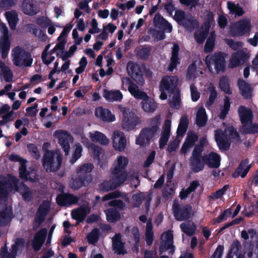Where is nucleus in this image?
<instances>
[{"label":"nucleus","mask_w":258,"mask_h":258,"mask_svg":"<svg viewBox=\"0 0 258 258\" xmlns=\"http://www.w3.org/2000/svg\"><path fill=\"white\" fill-rule=\"evenodd\" d=\"M19 191L26 201L32 198L29 188L20 182L14 177L9 178L0 176V226L7 225L11 220L12 208L7 206L8 196L10 192Z\"/></svg>","instance_id":"nucleus-1"},{"label":"nucleus","mask_w":258,"mask_h":258,"mask_svg":"<svg viewBox=\"0 0 258 258\" xmlns=\"http://www.w3.org/2000/svg\"><path fill=\"white\" fill-rule=\"evenodd\" d=\"M128 159L124 156H118L114 160L113 167L111 169L114 178L107 181H104L99 185V189L103 191H108L113 189L127 179L126 168L128 164Z\"/></svg>","instance_id":"nucleus-2"},{"label":"nucleus","mask_w":258,"mask_h":258,"mask_svg":"<svg viewBox=\"0 0 258 258\" xmlns=\"http://www.w3.org/2000/svg\"><path fill=\"white\" fill-rule=\"evenodd\" d=\"M11 58L13 64L17 67H30L33 63V58L30 52L24 48L17 46L12 48Z\"/></svg>","instance_id":"nucleus-3"},{"label":"nucleus","mask_w":258,"mask_h":258,"mask_svg":"<svg viewBox=\"0 0 258 258\" xmlns=\"http://www.w3.org/2000/svg\"><path fill=\"white\" fill-rule=\"evenodd\" d=\"M62 161L61 154L58 150L47 151L42 158V165L47 172L58 170Z\"/></svg>","instance_id":"nucleus-4"},{"label":"nucleus","mask_w":258,"mask_h":258,"mask_svg":"<svg viewBox=\"0 0 258 258\" xmlns=\"http://www.w3.org/2000/svg\"><path fill=\"white\" fill-rule=\"evenodd\" d=\"M9 159L12 161L20 162L21 166L19 168V174L21 178L32 182H37L39 180V175L37 174L36 170L31 168H29V170H27L26 165L27 161L26 160L16 154L10 155Z\"/></svg>","instance_id":"nucleus-5"},{"label":"nucleus","mask_w":258,"mask_h":258,"mask_svg":"<svg viewBox=\"0 0 258 258\" xmlns=\"http://www.w3.org/2000/svg\"><path fill=\"white\" fill-rule=\"evenodd\" d=\"M118 108L122 113L121 127L123 130L126 131L133 130L136 125L141 123L140 117L129 108L121 105H119Z\"/></svg>","instance_id":"nucleus-6"},{"label":"nucleus","mask_w":258,"mask_h":258,"mask_svg":"<svg viewBox=\"0 0 258 258\" xmlns=\"http://www.w3.org/2000/svg\"><path fill=\"white\" fill-rule=\"evenodd\" d=\"M251 28L250 20L246 18L231 24L229 26V33L232 37H240L249 34Z\"/></svg>","instance_id":"nucleus-7"},{"label":"nucleus","mask_w":258,"mask_h":258,"mask_svg":"<svg viewBox=\"0 0 258 258\" xmlns=\"http://www.w3.org/2000/svg\"><path fill=\"white\" fill-rule=\"evenodd\" d=\"M205 61L209 71L212 73H218L224 70L225 60L224 54L221 52L207 56Z\"/></svg>","instance_id":"nucleus-8"},{"label":"nucleus","mask_w":258,"mask_h":258,"mask_svg":"<svg viewBox=\"0 0 258 258\" xmlns=\"http://www.w3.org/2000/svg\"><path fill=\"white\" fill-rule=\"evenodd\" d=\"M175 19L181 25H183L187 30L191 31L199 26L198 21L190 14L178 10L175 12Z\"/></svg>","instance_id":"nucleus-9"},{"label":"nucleus","mask_w":258,"mask_h":258,"mask_svg":"<svg viewBox=\"0 0 258 258\" xmlns=\"http://www.w3.org/2000/svg\"><path fill=\"white\" fill-rule=\"evenodd\" d=\"M228 133H231V135L234 134L238 136L237 132L232 127L225 129L224 132L221 130H217L215 131V138L217 145L220 150H227L230 146Z\"/></svg>","instance_id":"nucleus-10"},{"label":"nucleus","mask_w":258,"mask_h":258,"mask_svg":"<svg viewBox=\"0 0 258 258\" xmlns=\"http://www.w3.org/2000/svg\"><path fill=\"white\" fill-rule=\"evenodd\" d=\"M0 31L2 36L0 38V53L3 59L7 58L10 48L11 41L9 30L4 23L0 24Z\"/></svg>","instance_id":"nucleus-11"},{"label":"nucleus","mask_w":258,"mask_h":258,"mask_svg":"<svg viewBox=\"0 0 258 258\" xmlns=\"http://www.w3.org/2000/svg\"><path fill=\"white\" fill-rule=\"evenodd\" d=\"M202 149L199 147H195L192 155L189 158V164L191 170L195 172L202 171L205 166V156H202Z\"/></svg>","instance_id":"nucleus-12"},{"label":"nucleus","mask_w":258,"mask_h":258,"mask_svg":"<svg viewBox=\"0 0 258 258\" xmlns=\"http://www.w3.org/2000/svg\"><path fill=\"white\" fill-rule=\"evenodd\" d=\"M53 137L58 140V144L62 148L66 155H68L70 152V144L74 141L73 137L67 131L59 130L55 131Z\"/></svg>","instance_id":"nucleus-13"},{"label":"nucleus","mask_w":258,"mask_h":258,"mask_svg":"<svg viewBox=\"0 0 258 258\" xmlns=\"http://www.w3.org/2000/svg\"><path fill=\"white\" fill-rule=\"evenodd\" d=\"M172 209L174 216L178 221L186 220L190 216L191 206L180 205L176 200L173 201Z\"/></svg>","instance_id":"nucleus-14"},{"label":"nucleus","mask_w":258,"mask_h":258,"mask_svg":"<svg viewBox=\"0 0 258 258\" xmlns=\"http://www.w3.org/2000/svg\"><path fill=\"white\" fill-rule=\"evenodd\" d=\"M126 70L128 74L138 83L139 85H143L145 80L141 69L138 64L133 62H129L127 64Z\"/></svg>","instance_id":"nucleus-15"},{"label":"nucleus","mask_w":258,"mask_h":258,"mask_svg":"<svg viewBox=\"0 0 258 258\" xmlns=\"http://www.w3.org/2000/svg\"><path fill=\"white\" fill-rule=\"evenodd\" d=\"M111 139L114 150L120 152L124 151L126 146V139L123 132L119 130L115 131Z\"/></svg>","instance_id":"nucleus-16"},{"label":"nucleus","mask_w":258,"mask_h":258,"mask_svg":"<svg viewBox=\"0 0 258 258\" xmlns=\"http://www.w3.org/2000/svg\"><path fill=\"white\" fill-rule=\"evenodd\" d=\"M179 84V80L176 76H165L160 83V91H173Z\"/></svg>","instance_id":"nucleus-17"},{"label":"nucleus","mask_w":258,"mask_h":258,"mask_svg":"<svg viewBox=\"0 0 258 258\" xmlns=\"http://www.w3.org/2000/svg\"><path fill=\"white\" fill-rule=\"evenodd\" d=\"M50 204L48 201H44L40 205L33 223V228L37 229L42 223L45 219V217L47 214Z\"/></svg>","instance_id":"nucleus-18"},{"label":"nucleus","mask_w":258,"mask_h":258,"mask_svg":"<svg viewBox=\"0 0 258 258\" xmlns=\"http://www.w3.org/2000/svg\"><path fill=\"white\" fill-rule=\"evenodd\" d=\"M249 56L246 49L239 50L232 54L229 65L232 68H236L243 64L249 58Z\"/></svg>","instance_id":"nucleus-19"},{"label":"nucleus","mask_w":258,"mask_h":258,"mask_svg":"<svg viewBox=\"0 0 258 258\" xmlns=\"http://www.w3.org/2000/svg\"><path fill=\"white\" fill-rule=\"evenodd\" d=\"M21 10L25 15L33 16L38 13L39 9L35 0H24L22 3Z\"/></svg>","instance_id":"nucleus-20"},{"label":"nucleus","mask_w":258,"mask_h":258,"mask_svg":"<svg viewBox=\"0 0 258 258\" xmlns=\"http://www.w3.org/2000/svg\"><path fill=\"white\" fill-rule=\"evenodd\" d=\"M79 198L70 194L59 195L56 198L57 203L60 206H69L77 204Z\"/></svg>","instance_id":"nucleus-21"},{"label":"nucleus","mask_w":258,"mask_h":258,"mask_svg":"<svg viewBox=\"0 0 258 258\" xmlns=\"http://www.w3.org/2000/svg\"><path fill=\"white\" fill-rule=\"evenodd\" d=\"M171 121L166 119L164 122L161 138L159 140V147L163 148L167 144L170 135L171 130Z\"/></svg>","instance_id":"nucleus-22"},{"label":"nucleus","mask_w":258,"mask_h":258,"mask_svg":"<svg viewBox=\"0 0 258 258\" xmlns=\"http://www.w3.org/2000/svg\"><path fill=\"white\" fill-rule=\"evenodd\" d=\"M91 208L87 204L72 211L71 216L73 219L82 221L84 220L86 216L90 212Z\"/></svg>","instance_id":"nucleus-23"},{"label":"nucleus","mask_w":258,"mask_h":258,"mask_svg":"<svg viewBox=\"0 0 258 258\" xmlns=\"http://www.w3.org/2000/svg\"><path fill=\"white\" fill-rule=\"evenodd\" d=\"M95 114L96 117L103 121L112 122L115 120V115L109 109L101 107L95 109Z\"/></svg>","instance_id":"nucleus-24"},{"label":"nucleus","mask_w":258,"mask_h":258,"mask_svg":"<svg viewBox=\"0 0 258 258\" xmlns=\"http://www.w3.org/2000/svg\"><path fill=\"white\" fill-rule=\"evenodd\" d=\"M47 233V229L43 228L35 234L32 241V246L35 251H38L40 249L45 241Z\"/></svg>","instance_id":"nucleus-25"},{"label":"nucleus","mask_w":258,"mask_h":258,"mask_svg":"<svg viewBox=\"0 0 258 258\" xmlns=\"http://www.w3.org/2000/svg\"><path fill=\"white\" fill-rule=\"evenodd\" d=\"M90 140L95 143H98L102 145L107 146L109 143V139L103 133L98 131H92L89 133Z\"/></svg>","instance_id":"nucleus-26"},{"label":"nucleus","mask_w":258,"mask_h":258,"mask_svg":"<svg viewBox=\"0 0 258 258\" xmlns=\"http://www.w3.org/2000/svg\"><path fill=\"white\" fill-rule=\"evenodd\" d=\"M90 181L91 177L90 176L83 177L79 175L78 177L72 178L70 184L71 188L78 189L83 186L88 185Z\"/></svg>","instance_id":"nucleus-27"},{"label":"nucleus","mask_w":258,"mask_h":258,"mask_svg":"<svg viewBox=\"0 0 258 258\" xmlns=\"http://www.w3.org/2000/svg\"><path fill=\"white\" fill-rule=\"evenodd\" d=\"M173 233L172 231L168 230L163 233L161 237L160 250L164 251L170 248L173 244Z\"/></svg>","instance_id":"nucleus-28"},{"label":"nucleus","mask_w":258,"mask_h":258,"mask_svg":"<svg viewBox=\"0 0 258 258\" xmlns=\"http://www.w3.org/2000/svg\"><path fill=\"white\" fill-rule=\"evenodd\" d=\"M198 139V136L194 133H188L186 139L180 149V152L183 154H186L192 147Z\"/></svg>","instance_id":"nucleus-29"},{"label":"nucleus","mask_w":258,"mask_h":258,"mask_svg":"<svg viewBox=\"0 0 258 258\" xmlns=\"http://www.w3.org/2000/svg\"><path fill=\"white\" fill-rule=\"evenodd\" d=\"M237 85L240 94L244 98L247 99L251 97L253 88L250 84L243 80L239 79L237 81Z\"/></svg>","instance_id":"nucleus-30"},{"label":"nucleus","mask_w":258,"mask_h":258,"mask_svg":"<svg viewBox=\"0 0 258 258\" xmlns=\"http://www.w3.org/2000/svg\"><path fill=\"white\" fill-rule=\"evenodd\" d=\"M141 107L147 113H153L157 108V104L155 101L150 98L147 94L146 97L141 99Z\"/></svg>","instance_id":"nucleus-31"},{"label":"nucleus","mask_w":258,"mask_h":258,"mask_svg":"<svg viewBox=\"0 0 258 258\" xmlns=\"http://www.w3.org/2000/svg\"><path fill=\"white\" fill-rule=\"evenodd\" d=\"M238 113L242 124L252 120V113L249 108L240 106L238 109Z\"/></svg>","instance_id":"nucleus-32"},{"label":"nucleus","mask_w":258,"mask_h":258,"mask_svg":"<svg viewBox=\"0 0 258 258\" xmlns=\"http://www.w3.org/2000/svg\"><path fill=\"white\" fill-rule=\"evenodd\" d=\"M103 96L106 100L110 102L121 101L123 98L122 94L118 90H104Z\"/></svg>","instance_id":"nucleus-33"},{"label":"nucleus","mask_w":258,"mask_h":258,"mask_svg":"<svg viewBox=\"0 0 258 258\" xmlns=\"http://www.w3.org/2000/svg\"><path fill=\"white\" fill-rule=\"evenodd\" d=\"M179 50V47L178 45L174 44L172 48L170 62L168 67V70L170 72H172L176 68L177 65L179 63L178 58Z\"/></svg>","instance_id":"nucleus-34"},{"label":"nucleus","mask_w":258,"mask_h":258,"mask_svg":"<svg viewBox=\"0 0 258 258\" xmlns=\"http://www.w3.org/2000/svg\"><path fill=\"white\" fill-rule=\"evenodd\" d=\"M70 30V29H67L66 28L63 29L60 35L58 37L57 40L58 42L52 50L53 52L56 53L57 54H58L64 49L66 43L65 39L66 37Z\"/></svg>","instance_id":"nucleus-35"},{"label":"nucleus","mask_w":258,"mask_h":258,"mask_svg":"<svg viewBox=\"0 0 258 258\" xmlns=\"http://www.w3.org/2000/svg\"><path fill=\"white\" fill-rule=\"evenodd\" d=\"M3 77L6 82L13 80V74L9 67L0 59V78Z\"/></svg>","instance_id":"nucleus-36"},{"label":"nucleus","mask_w":258,"mask_h":258,"mask_svg":"<svg viewBox=\"0 0 258 258\" xmlns=\"http://www.w3.org/2000/svg\"><path fill=\"white\" fill-rule=\"evenodd\" d=\"M154 137L145 128L143 130L139 135L137 137L136 143L140 146H143L149 143L150 140Z\"/></svg>","instance_id":"nucleus-37"},{"label":"nucleus","mask_w":258,"mask_h":258,"mask_svg":"<svg viewBox=\"0 0 258 258\" xmlns=\"http://www.w3.org/2000/svg\"><path fill=\"white\" fill-rule=\"evenodd\" d=\"M112 246L115 252L118 254H124L126 252L124 247V243L121 241V235L116 234L112 238Z\"/></svg>","instance_id":"nucleus-38"},{"label":"nucleus","mask_w":258,"mask_h":258,"mask_svg":"<svg viewBox=\"0 0 258 258\" xmlns=\"http://www.w3.org/2000/svg\"><path fill=\"white\" fill-rule=\"evenodd\" d=\"M240 132L244 134H255L258 133V124L251 121L241 125Z\"/></svg>","instance_id":"nucleus-39"},{"label":"nucleus","mask_w":258,"mask_h":258,"mask_svg":"<svg viewBox=\"0 0 258 258\" xmlns=\"http://www.w3.org/2000/svg\"><path fill=\"white\" fill-rule=\"evenodd\" d=\"M5 16L11 29L15 30L19 22L18 15L17 12L15 11H7L5 13Z\"/></svg>","instance_id":"nucleus-40"},{"label":"nucleus","mask_w":258,"mask_h":258,"mask_svg":"<svg viewBox=\"0 0 258 258\" xmlns=\"http://www.w3.org/2000/svg\"><path fill=\"white\" fill-rule=\"evenodd\" d=\"M205 163L210 167L218 168L220 164V157L217 153L212 152L205 156Z\"/></svg>","instance_id":"nucleus-41"},{"label":"nucleus","mask_w":258,"mask_h":258,"mask_svg":"<svg viewBox=\"0 0 258 258\" xmlns=\"http://www.w3.org/2000/svg\"><path fill=\"white\" fill-rule=\"evenodd\" d=\"M207 115L205 109L203 107H200L196 114V124L200 127L204 126L207 122Z\"/></svg>","instance_id":"nucleus-42"},{"label":"nucleus","mask_w":258,"mask_h":258,"mask_svg":"<svg viewBox=\"0 0 258 258\" xmlns=\"http://www.w3.org/2000/svg\"><path fill=\"white\" fill-rule=\"evenodd\" d=\"M161 122V116L157 115L149 120V126L145 128L154 136L158 132Z\"/></svg>","instance_id":"nucleus-43"},{"label":"nucleus","mask_w":258,"mask_h":258,"mask_svg":"<svg viewBox=\"0 0 258 258\" xmlns=\"http://www.w3.org/2000/svg\"><path fill=\"white\" fill-rule=\"evenodd\" d=\"M147 199L148 201L151 200L149 195L143 192H138L134 194L132 196V203L133 207H139L142 203V201Z\"/></svg>","instance_id":"nucleus-44"},{"label":"nucleus","mask_w":258,"mask_h":258,"mask_svg":"<svg viewBox=\"0 0 258 258\" xmlns=\"http://www.w3.org/2000/svg\"><path fill=\"white\" fill-rule=\"evenodd\" d=\"M50 46V44H47L41 55L42 62L46 66L50 64L55 59V56L52 55L54 52L52 50L50 52H48Z\"/></svg>","instance_id":"nucleus-45"},{"label":"nucleus","mask_w":258,"mask_h":258,"mask_svg":"<svg viewBox=\"0 0 258 258\" xmlns=\"http://www.w3.org/2000/svg\"><path fill=\"white\" fill-rule=\"evenodd\" d=\"M200 183L198 181L195 180L192 181L189 186L184 189L183 188L179 193V197L181 200L185 199L189 195V194L194 191L199 186Z\"/></svg>","instance_id":"nucleus-46"},{"label":"nucleus","mask_w":258,"mask_h":258,"mask_svg":"<svg viewBox=\"0 0 258 258\" xmlns=\"http://www.w3.org/2000/svg\"><path fill=\"white\" fill-rule=\"evenodd\" d=\"M249 168L248 161H244L242 162L240 164L238 168L233 173V176L234 177H237L240 176L242 178H244L248 172Z\"/></svg>","instance_id":"nucleus-47"},{"label":"nucleus","mask_w":258,"mask_h":258,"mask_svg":"<svg viewBox=\"0 0 258 258\" xmlns=\"http://www.w3.org/2000/svg\"><path fill=\"white\" fill-rule=\"evenodd\" d=\"M227 5L230 14H234L235 16H241L244 13L242 8L238 4H235L232 2H228Z\"/></svg>","instance_id":"nucleus-48"},{"label":"nucleus","mask_w":258,"mask_h":258,"mask_svg":"<svg viewBox=\"0 0 258 258\" xmlns=\"http://www.w3.org/2000/svg\"><path fill=\"white\" fill-rule=\"evenodd\" d=\"M130 93L136 99H141L146 97V93L140 90L139 87L134 83L128 88Z\"/></svg>","instance_id":"nucleus-49"},{"label":"nucleus","mask_w":258,"mask_h":258,"mask_svg":"<svg viewBox=\"0 0 258 258\" xmlns=\"http://www.w3.org/2000/svg\"><path fill=\"white\" fill-rule=\"evenodd\" d=\"M118 197H121L126 202L130 203V200L127 195L125 194H121L119 191L117 190L110 192L105 195L102 198V201H108Z\"/></svg>","instance_id":"nucleus-50"},{"label":"nucleus","mask_w":258,"mask_h":258,"mask_svg":"<svg viewBox=\"0 0 258 258\" xmlns=\"http://www.w3.org/2000/svg\"><path fill=\"white\" fill-rule=\"evenodd\" d=\"M27 28L32 30V33L36 37L42 41H46L47 39V35L40 29L37 28L34 24H29L27 25Z\"/></svg>","instance_id":"nucleus-51"},{"label":"nucleus","mask_w":258,"mask_h":258,"mask_svg":"<svg viewBox=\"0 0 258 258\" xmlns=\"http://www.w3.org/2000/svg\"><path fill=\"white\" fill-rule=\"evenodd\" d=\"M135 187H137L140 184L139 180V172L134 169H131L127 174V179Z\"/></svg>","instance_id":"nucleus-52"},{"label":"nucleus","mask_w":258,"mask_h":258,"mask_svg":"<svg viewBox=\"0 0 258 258\" xmlns=\"http://www.w3.org/2000/svg\"><path fill=\"white\" fill-rule=\"evenodd\" d=\"M188 126V117L184 115L180 118L179 125L177 131V136L182 135L186 131Z\"/></svg>","instance_id":"nucleus-53"},{"label":"nucleus","mask_w":258,"mask_h":258,"mask_svg":"<svg viewBox=\"0 0 258 258\" xmlns=\"http://www.w3.org/2000/svg\"><path fill=\"white\" fill-rule=\"evenodd\" d=\"M94 166L92 164L86 163L82 165L79 166L77 169V173L81 176H88L87 175L88 173L91 172Z\"/></svg>","instance_id":"nucleus-54"},{"label":"nucleus","mask_w":258,"mask_h":258,"mask_svg":"<svg viewBox=\"0 0 258 258\" xmlns=\"http://www.w3.org/2000/svg\"><path fill=\"white\" fill-rule=\"evenodd\" d=\"M153 227L150 222H148L146 224V229L145 234V240L147 244L151 245L153 241L154 233L153 231Z\"/></svg>","instance_id":"nucleus-55"},{"label":"nucleus","mask_w":258,"mask_h":258,"mask_svg":"<svg viewBox=\"0 0 258 258\" xmlns=\"http://www.w3.org/2000/svg\"><path fill=\"white\" fill-rule=\"evenodd\" d=\"M219 85L221 90L226 94H232V90L230 87L229 80L227 77H222L220 79Z\"/></svg>","instance_id":"nucleus-56"},{"label":"nucleus","mask_w":258,"mask_h":258,"mask_svg":"<svg viewBox=\"0 0 258 258\" xmlns=\"http://www.w3.org/2000/svg\"><path fill=\"white\" fill-rule=\"evenodd\" d=\"M107 219L109 222H114L120 218L119 213L113 208L109 209L105 211Z\"/></svg>","instance_id":"nucleus-57"},{"label":"nucleus","mask_w":258,"mask_h":258,"mask_svg":"<svg viewBox=\"0 0 258 258\" xmlns=\"http://www.w3.org/2000/svg\"><path fill=\"white\" fill-rule=\"evenodd\" d=\"M126 233L130 236H133L136 245L140 241V234L138 228L136 227H129L126 230Z\"/></svg>","instance_id":"nucleus-58"},{"label":"nucleus","mask_w":258,"mask_h":258,"mask_svg":"<svg viewBox=\"0 0 258 258\" xmlns=\"http://www.w3.org/2000/svg\"><path fill=\"white\" fill-rule=\"evenodd\" d=\"M215 34L214 32L211 33L210 36L208 38L205 46L206 52H210L213 50L215 45Z\"/></svg>","instance_id":"nucleus-59"},{"label":"nucleus","mask_w":258,"mask_h":258,"mask_svg":"<svg viewBox=\"0 0 258 258\" xmlns=\"http://www.w3.org/2000/svg\"><path fill=\"white\" fill-rule=\"evenodd\" d=\"M180 227L182 231L187 235L191 236L195 232L196 226L193 223H182Z\"/></svg>","instance_id":"nucleus-60"},{"label":"nucleus","mask_w":258,"mask_h":258,"mask_svg":"<svg viewBox=\"0 0 258 258\" xmlns=\"http://www.w3.org/2000/svg\"><path fill=\"white\" fill-rule=\"evenodd\" d=\"M180 103V97L179 91H176L173 93L172 96L169 101L170 106L174 108H178Z\"/></svg>","instance_id":"nucleus-61"},{"label":"nucleus","mask_w":258,"mask_h":258,"mask_svg":"<svg viewBox=\"0 0 258 258\" xmlns=\"http://www.w3.org/2000/svg\"><path fill=\"white\" fill-rule=\"evenodd\" d=\"M240 243L237 240L234 241L231 245V249L229 253L235 254L237 258H243L240 252Z\"/></svg>","instance_id":"nucleus-62"},{"label":"nucleus","mask_w":258,"mask_h":258,"mask_svg":"<svg viewBox=\"0 0 258 258\" xmlns=\"http://www.w3.org/2000/svg\"><path fill=\"white\" fill-rule=\"evenodd\" d=\"M241 237L245 240L250 239L251 241H256L257 240L256 232L253 229H250L247 232L244 230L242 231Z\"/></svg>","instance_id":"nucleus-63"},{"label":"nucleus","mask_w":258,"mask_h":258,"mask_svg":"<svg viewBox=\"0 0 258 258\" xmlns=\"http://www.w3.org/2000/svg\"><path fill=\"white\" fill-rule=\"evenodd\" d=\"M198 71L196 65L193 63L190 65L188 68L186 78L188 80H191L195 79L198 75Z\"/></svg>","instance_id":"nucleus-64"}]
</instances>
